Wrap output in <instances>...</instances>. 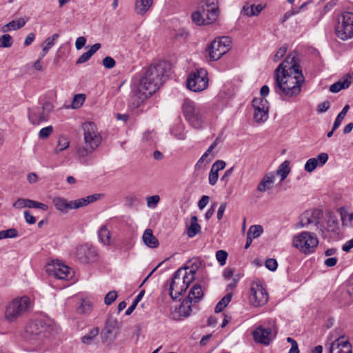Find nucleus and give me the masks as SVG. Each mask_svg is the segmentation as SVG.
I'll return each mask as SVG.
<instances>
[{"mask_svg":"<svg viewBox=\"0 0 353 353\" xmlns=\"http://www.w3.org/2000/svg\"><path fill=\"white\" fill-rule=\"evenodd\" d=\"M98 236L100 242L104 245H110V239H111V233L108 230L105 225H103L101 227L99 232Z\"/></svg>","mask_w":353,"mask_h":353,"instance_id":"2f4dec72","label":"nucleus"},{"mask_svg":"<svg viewBox=\"0 0 353 353\" xmlns=\"http://www.w3.org/2000/svg\"><path fill=\"white\" fill-rule=\"evenodd\" d=\"M321 215V211L319 210H307L301 215L299 224L302 228L307 227L312 223H314L315 225H319V219Z\"/></svg>","mask_w":353,"mask_h":353,"instance_id":"f3484780","label":"nucleus"},{"mask_svg":"<svg viewBox=\"0 0 353 353\" xmlns=\"http://www.w3.org/2000/svg\"><path fill=\"white\" fill-rule=\"evenodd\" d=\"M193 281V277H188L187 272L183 274V270L178 269L173 274L170 283L169 292L170 296L176 300L186 291L190 284Z\"/></svg>","mask_w":353,"mask_h":353,"instance_id":"6e6552de","label":"nucleus"},{"mask_svg":"<svg viewBox=\"0 0 353 353\" xmlns=\"http://www.w3.org/2000/svg\"><path fill=\"white\" fill-rule=\"evenodd\" d=\"M101 197V194H94L92 195H89L85 198H81L77 201V205L75 207H78V208L84 207L91 203H93L97 200H99Z\"/></svg>","mask_w":353,"mask_h":353,"instance_id":"473e14b6","label":"nucleus"},{"mask_svg":"<svg viewBox=\"0 0 353 353\" xmlns=\"http://www.w3.org/2000/svg\"><path fill=\"white\" fill-rule=\"evenodd\" d=\"M228 257V253L225 250H218L216 253V260L219 261L221 265H223L226 263Z\"/></svg>","mask_w":353,"mask_h":353,"instance_id":"603ef678","label":"nucleus"},{"mask_svg":"<svg viewBox=\"0 0 353 353\" xmlns=\"http://www.w3.org/2000/svg\"><path fill=\"white\" fill-rule=\"evenodd\" d=\"M214 156L212 154V157L207 161H205V158L202 155L201 158L198 160L196 163L195 164L194 169L195 170H199L201 169L203 166L207 165L210 161H211Z\"/></svg>","mask_w":353,"mask_h":353,"instance_id":"5fc2aeb1","label":"nucleus"},{"mask_svg":"<svg viewBox=\"0 0 353 353\" xmlns=\"http://www.w3.org/2000/svg\"><path fill=\"white\" fill-rule=\"evenodd\" d=\"M231 43L230 38L222 37L215 39L208 48L210 61L219 60L229 50Z\"/></svg>","mask_w":353,"mask_h":353,"instance_id":"9b49d317","label":"nucleus"},{"mask_svg":"<svg viewBox=\"0 0 353 353\" xmlns=\"http://www.w3.org/2000/svg\"><path fill=\"white\" fill-rule=\"evenodd\" d=\"M70 145V141L68 139L65 137H61L59 139L57 146L55 149V152L59 153L65 149H67Z\"/></svg>","mask_w":353,"mask_h":353,"instance_id":"c03bdc74","label":"nucleus"},{"mask_svg":"<svg viewBox=\"0 0 353 353\" xmlns=\"http://www.w3.org/2000/svg\"><path fill=\"white\" fill-rule=\"evenodd\" d=\"M52 132L53 128L52 125L45 127L40 130L39 132V137L42 139H47Z\"/></svg>","mask_w":353,"mask_h":353,"instance_id":"6e6d98bb","label":"nucleus"},{"mask_svg":"<svg viewBox=\"0 0 353 353\" xmlns=\"http://www.w3.org/2000/svg\"><path fill=\"white\" fill-rule=\"evenodd\" d=\"M18 236L19 232L15 228L0 231V240L7 238H17Z\"/></svg>","mask_w":353,"mask_h":353,"instance_id":"79ce46f5","label":"nucleus"},{"mask_svg":"<svg viewBox=\"0 0 353 353\" xmlns=\"http://www.w3.org/2000/svg\"><path fill=\"white\" fill-rule=\"evenodd\" d=\"M28 199H18L12 205L14 208L21 209L28 208Z\"/></svg>","mask_w":353,"mask_h":353,"instance_id":"052dcab7","label":"nucleus"},{"mask_svg":"<svg viewBox=\"0 0 353 353\" xmlns=\"http://www.w3.org/2000/svg\"><path fill=\"white\" fill-rule=\"evenodd\" d=\"M53 330L50 320L36 319L29 321L25 327V338L31 343H40L48 338Z\"/></svg>","mask_w":353,"mask_h":353,"instance_id":"20e7f679","label":"nucleus"},{"mask_svg":"<svg viewBox=\"0 0 353 353\" xmlns=\"http://www.w3.org/2000/svg\"><path fill=\"white\" fill-rule=\"evenodd\" d=\"M183 114L188 123L195 129H202L206 122V108L185 99L182 105Z\"/></svg>","mask_w":353,"mask_h":353,"instance_id":"39448f33","label":"nucleus"},{"mask_svg":"<svg viewBox=\"0 0 353 353\" xmlns=\"http://www.w3.org/2000/svg\"><path fill=\"white\" fill-rule=\"evenodd\" d=\"M268 101L263 98H254L252 100V106L254 110H268Z\"/></svg>","mask_w":353,"mask_h":353,"instance_id":"a19ab883","label":"nucleus"},{"mask_svg":"<svg viewBox=\"0 0 353 353\" xmlns=\"http://www.w3.org/2000/svg\"><path fill=\"white\" fill-rule=\"evenodd\" d=\"M92 310V305L90 301L83 300L81 305L78 307V312L81 314H88Z\"/></svg>","mask_w":353,"mask_h":353,"instance_id":"de8ad7c7","label":"nucleus"},{"mask_svg":"<svg viewBox=\"0 0 353 353\" xmlns=\"http://www.w3.org/2000/svg\"><path fill=\"white\" fill-rule=\"evenodd\" d=\"M28 117L32 125H39L41 122L48 121L49 119L48 114L40 111L39 108H28Z\"/></svg>","mask_w":353,"mask_h":353,"instance_id":"aec40b11","label":"nucleus"},{"mask_svg":"<svg viewBox=\"0 0 353 353\" xmlns=\"http://www.w3.org/2000/svg\"><path fill=\"white\" fill-rule=\"evenodd\" d=\"M103 65L107 69H112L115 66L116 62L111 57H105L102 61Z\"/></svg>","mask_w":353,"mask_h":353,"instance_id":"13d9d810","label":"nucleus"},{"mask_svg":"<svg viewBox=\"0 0 353 353\" xmlns=\"http://www.w3.org/2000/svg\"><path fill=\"white\" fill-rule=\"evenodd\" d=\"M274 90L281 97H295L301 91L305 77L295 55L290 54L276 68Z\"/></svg>","mask_w":353,"mask_h":353,"instance_id":"f257e3e1","label":"nucleus"},{"mask_svg":"<svg viewBox=\"0 0 353 353\" xmlns=\"http://www.w3.org/2000/svg\"><path fill=\"white\" fill-rule=\"evenodd\" d=\"M192 21L198 26L208 25L207 23L206 15H204V12L201 9L194 12L192 14Z\"/></svg>","mask_w":353,"mask_h":353,"instance_id":"72a5a7b5","label":"nucleus"},{"mask_svg":"<svg viewBox=\"0 0 353 353\" xmlns=\"http://www.w3.org/2000/svg\"><path fill=\"white\" fill-rule=\"evenodd\" d=\"M330 353H352V345L347 339L341 336L331 343Z\"/></svg>","mask_w":353,"mask_h":353,"instance_id":"a211bd4d","label":"nucleus"},{"mask_svg":"<svg viewBox=\"0 0 353 353\" xmlns=\"http://www.w3.org/2000/svg\"><path fill=\"white\" fill-rule=\"evenodd\" d=\"M191 301L184 299L180 307H179V313L180 316L183 317H188L191 314L192 312V306H191Z\"/></svg>","mask_w":353,"mask_h":353,"instance_id":"f704fd0d","label":"nucleus"},{"mask_svg":"<svg viewBox=\"0 0 353 353\" xmlns=\"http://www.w3.org/2000/svg\"><path fill=\"white\" fill-rule=\"evenodd\" d=\"M201 230V226L198 223L196 216H192L190 219V225L188 228L187 234L190 238L194 237Z\"/></svg>","mask_w":353,"mask_h":353,"instance_id":"7c9ffc66","label":"nucleus"},{"mask_svg":"<svg viewBox=\"0 0 353 353\" xmlns=\"http://www.w3.org/2000/svg\"><path fill=\"white\" fill-rule=\"evenodd\" d=\"M250 303L254 307L264 305L268 301V294L261 284L252 283L249 296Z\"/></svg>","mask_w":353,"mask_h":353,"instance_id":"ddd939ff","label":"nucleus"},{"mask_svg":"<svg viewBox=\"0 0 353 353\" xmlns=\"http://www.w3.org/2000/svg\"><path fill=\"white\" fill-rule=\"evenodd\" d=\"M304 5H302L299 9L297 10H292L290 11H288L287 12H285L283 15V17H282V19H281V23H284L290 17H291L292 16L294 15V14H296L299 13L300 9L301 8L303 7Z\"/></svg>","mask_w":353,"mask_h":353,"instance_id":"0e129e2a","label":"nucleus"},{"mask_svg":"<svg viewBox=\"0 0 353 353\" xmlns=\"http://www.w3.org/2000/svg\"><path fill=\"white\" fill-rule=\"evenodd\" d=\"M76 254L82 263H88L95 260L97 252L94 247L85 244L77 248Z\"/></svg>","mask_w":353,"mask_h":353,"instance_id":"dca6fc26","label":"nucleus"},{"mask_svg":"<svg viewBox=\"0 0 353 353\" xmlns=\"http://www.w3.org/2000/svg\"><path fill=\"white\" fill-rule=\"evenodd\" d=\"M99 333V328L98 327L92 328L87 334L81 337V342L85 345H90Z\"/></svg>","mask_w":353,"mask_h":353,"instance_id":"e433bc0d","label":"nucleus"},{"mask_svg":"<svg viewBox=\"0 0 353 353\" xmlns=\"http://www.w3.org/2000/svg\"><path fill=\"white\" fill-rule=\"evenodd\" d=\"M275 181V176L273 172L265 174L257 186V190L260 192H265L272 188Z\"/></svg>","mask_w":353,"mask_h":353,"instance_id":"5701e85b","label":"nucleus"},{"mask_svg":"<svg viewBox=\"0 0 353 353\" xmlns=\"http://www.w3.org/2000/svg\"><path fill=\"white\" fill-rule=\"evenodd\" d=\"M32 301L28 296L17 297L8 302L5 310V319L14 322L32 307Z\"/></svg>","mask_w":353,"mask_h":353,"instance_id":"423d86ee","label":"nucleus"},{"mask_svg":"<svg viewBox=\"0 0 353 353\" xmlns=\"http://www.w3.org/2000/svg\"><path fill=\"white\" fill-rule=\"evenodd\" d=\"M117 293L116 291L109 292L104 298V303L107 305H111L117 299Z\"/></svg>","mask_w":353,"mask_h":353,"instance_id":"4d7b16f0","label":"nucleus"},{"mask_svg":"<svg viewBox=\"0 0 353 353\" xmlns=\"http://www.w3.org/2000/svg\"><path fill=\"white\" fill-rule=\"evenodd\" d=\"M46 270L49 275H52L58 279L68 280L73 276V271L68 266L59 261L48 263L46 265Z\"/></svg>","mask_w":353,"mask_h":353,"instance_id":"f8f14e48","label":"nucleus"},{"mask_svg":"<svg viewBox=\"0 0 353 353\" xmlns=\"http://www.w3.org/2000/svg\"><path fill=\"white\" fill-rule=\"evenodd\" d=\"M201 261L199 258H193L188 261V265L183 270V274L187 272L188 277H193V281L195 277L194 275L199 268L201 266Z\"/></svg>","mask_w":353,"mask_h":353,"instance_id":"b1692460","label":"nucleus"},{"mask_svg":"<svg viewBox=\"0 0 353 353\" xmlns=\"http://www.w3.org/2000/svg\"><path fill=\"white\" fill-rule=\"evenodd\" d=\"M164 74L163 64L158 63L150 65L141 75L134 79L129 103L132 110H138L159 88Z\"/></svg>","mask_w":353,"mask_h":353,"instance_id":"f03ea898","label":"nucleus"},{"mask_svg":"<svg viewBox=\"0 0 353 353\" xmlns=\"http://www.w3.org/2000/svg\"><path fill=\"white\" fill-rule=\"evenodd\" d=\"M208 178H209V183L211 185H214L218 181L219 174L217 172H215L211 169L210 171V173H209Z\"/></svg>","mask_w":353,"mask_h":353,"instance_id":"338daca9","label":"nucleus"},{"mask_svg":"<svg viewBox=\"0 0 353 353\" xmlns=\"http://www.w3.org/2000/svg\"><path fill=\"white\" fill-rule=\"evenodd\" d=\"M317 167H318V165H317V161L314 160V158H311V159H309L306 161V163L305 164V166H304V169L305 170V171H307L308 172H312Z\"/></svg>","mask_w":353,"mask_h":353,"instance_id":"8fccbe9b","label":"nucleus"},{"mask_svg":"<svg viewBox=\"0 0 353 353\" xmlns=\"http://www.w3.org/2000/svg\"><path fill=\"white\" fill-rule=\"evenodd\" d=\"M290 172V163L288 161L283 162L276 170V174L281 176V181H283Z\"/></svg>","mask_w":353,"mask_h":353,"instance_id":"4c0bfd02","label":"nucleus"},{"mask_svg":"<svg viewBox=\"0 0 353 353\" xmlns=\"http://www.w3.org/2000/svg\"><path fill=\"white\" fill-rule=\"evenodd\" d=\"M153 0H136L134 10L137 14L144 15L152 6Z\"/></svg>","mask_w":353,"mask_h":353,"instance_id":"bb28decb","label":"nucleus"},{"mask_svg":"<svg viewBox=\"0 0 353 353\" xmlns=\"http://www.w3.org/2000/svg\"><path fill=\"white\" fill-rule=\"evenodd\" d=\"M314 160L317 161V165L319 167L323 166L326 163L328 160V154L325 152L320 153Z\"/></svg>","mask_w":353,"mask_h":353,"instance_id":"bf43d9fd","label":"nucleus"},{"mask_svg":"<svg viewBox=\"0 0 353 353\" xmlns=\"http://www.w3.org/2000/svg\"><path fill=\"white\" fill-rule=\"evenodd\" d=\"M208 72L203 68L192 72L187 79V88L194 92L205 90L208 86Z\"/></svg>","mask_w":353,"mask_h":353,"instance_id":"1a4fd4ad","label":"nucleus"},{"mask_svg":"<svg viewBox=\"0 0 353 353\" xmlns=\"http://www.w3.org/2000/svg\"><path fill=\"white\" fill-rule=\"evenodd\" d=\"M92 55L88 51L83 53L77 61V64H81L91 58Z\"/></svg>","mask_w":353,"mask_h":353,"instance_id":"774afa93","label":"nucleus"},{"mask_svg":"<svg viewBox=\"0 0 353 353\" xmlns=\"http://www.w3.org/2000/svg\"><path fill=\"white\" fill-rule=\"evenodd\" d=\"M226 163L224 161L217 160L212 165L211 169L215 172L223 170L225 168Z\"/></svg>","mask_w":353,"mask_h":353,"instance_id":"e2e57ef3","label":"nucleus"},{"mask_svg":"<svg viewBox=\"0 0 353 353\" xmlns=\"http://www.w3.org/2000/svg\"><path fill=\"white\" fill-rule=\"evenodd\" d=\"M52 203L57 210L63 213H67L68 210L72 209H78V207H75L77 205L76 200L68 201L64 198L57 196L53 199Z\"/></svg>","mask_w":353,"mask_h":353,"instance_id":"412c9836","label":"nucleus"},{"mask_svg":"<svg viewBox=\"0 0 353 353\" xmlns=\"http://www.w3.org/2000/svg\"><path fill=\"white\" fill-rule=\"evenodd\" d=\"M85 101V96L83 94H79L74 96L72 102V106L73 108H79Z\"/></svg>","mask_w":353,"mask_h":353,"instance_id":"3c124183","label":"nucleus"},{"mask_svg":"<svg viewBox=\"0 0 353 353\" xmlns=\"http://www.w3.org/2000/svg\"><path fill=\"white\" fill-rule=\"evenodd\" d=\"M232 297V292H228L216 304L214 311L216 313H219L222 312L224 308L229 304L231 301Z\"/></svg>","mask_w":353,"mask_h":353,"instance_id":"c9c22d12","label":"nucleus"},{"mask_svg":"<svg viewBox=\"0 0 353 353\" xmlns=\"http://www.w3.org/2000/svg\"><path fill=\"white\" fill-rule=\"evenodd\" d=\"M147 205L148 208H154L157 206L158 203L160 201V197L159 195H152L148 196L147 199Z\"/></svg>","mask_w":353,"mask_h":353,"instance_id":"864d4df0","label":"nucleus"},{"mask_svg":"<svg viewBox=\"0 0 353 353\" xmlns=\"http://www.w3.org/2000/svg\"><path fill=\"white\" fill-rule=\"evenodd\" d=\"M287 47L286 46H282L281 47L277 52H276L274 57V61L277 62L280 59L283 57L285 54L287 52Z\"/></svg>","mask_w":353,"mask_h":353,"instance_id":"69168bd1","label":"nucleus"},{"mask_svg":"<svg viewBox=\"0 0 353 353\" xmlns=\"http://www.w3.org/2000/svg\"><path fill=\"white\" fill-rule=\"evenodd\" d=\"M200 9L206 15L208 23H213L217 19L219 14L218 0H203Z\"/></svg>","mask_w":353,"mask_h":353,"instance_id":"4468645a","label":"nucleus"},{"mask_svg":"<svg viewBox=\"0 0 353 353\" xmlns=\"http://www.w3.org/2000/svg\"><path fill=\"white\" fill-rule=\"evenodd\" d=\"M59 37V34L57 33L48 37L43 43V46H44V51H49V50L54 45L55 41Z\"/></svg>","mask_w":353,"mask_h":353,"instance_id":"a18cd8bd","label":"nucleus"},{"mask_svg":"<svg viewBox=\"0 0 353 353\" xmlns=\"http://www.w3.org/2000/svg\"><path fill=\"white\" fill-rule=\"evenodd\" d=\"M121 327V323L117 319L112 316H109L105 323L104 327L101 331L102 340H108L112 334H114V339L118 334Z\"/></svg>","mask_w":353,"mask_h":353,"instance_id":"2eb2a0df","label":"nucleus"},{"mask_svg":"<svg viewBox=\"0 0 353 353\" xmlns=\"http://www.w3.org/2000/svg\"><path fill=\"white\" fill-rule=\"evenodd\" d=\"M27 22V19L24 18H20L17 20H13L8 23L4 25L1 28L3 32H6L11 30H17L23 27Z\"/></svg>","mask_w":353,"mask_h":353,"instance_id":"cd10ccee","label":"nucleus"},{"mask_svg":"<svg viewBox=\"0 0 353 353\" xmlns=\"http://www.w3.org/2000/svg\"><path fill=\"white\" fill-rule=\"evenodd\" d=\"M253 337L257 343L269 345L274 336L271 328L259 327L253 332Z\"/></svg>","mask_w":353,"mask_h":353,"instance_id":"6ab92c4d","label":"nucleus"},{"mask_svg":"<svg viewBox=\"0 0 353 353\" xmlns=\"http://www.w3.org/2000/svg\"><path fill=\"white\" fill-rule=\"evenodd\" d=\"M263 232V227L259 225H252L248 232V236H252V238L255 239L259 237Z\"/></svg>","mask_w":353,"mask_h":353,"instance_id":"37998d69","label":"nucleus"},{"mask_svg":"<svg viewBox=\"0 0 353 353\" xmlns=\"http://www.w3.org/2000/svg\"><path fill=\"white\" fill-rule=\"evenodd\" d=\"M342 225L345 227H351L353 224V211H349L346 208L341 207L338 210Z\"/></svg>","mask_w":353,"mask_h":353,"instance_id":"393cba45","label":"nucleus"},{"mask_svg":"<svg viewBox=\"0 0 353 353\" xmlns=\"http://www.w3.org/2000/svg\"><path fill=\"white\" fill-rule=\"evenodd\" d=\"M352 80L353 74H346L342 79L331 85L329 90L332 93H337L343 89L349 88Z\"/></svg>","mask_w":353,"mask_h":353,"instance_id":"4be33fe9","label":"nucleus"},{"mask_svg":"<svg viewBox=\"0 0 353 353\" xmlns=\"http://www.w3.org/2000/svg\"><path fill=\"white\" fill-rule=\"evenodd\" d=\"M336 34L343 41L353 37V12H344L339 17Z\"/></svg>","mask_w":353,"mask_h":353,"instance_id":"9d476101","label":"nucleus"},{"mask_svg":"<svg viewBox=\"0 0 353 353\" xmlns=\"http://www.w3.org/2000/svg\"><path fill=\"white\" fill-rule=\"evenodd\" d=\"M28 208H38V209L42 210L43 211H47L48 209V207L47 205H46L43 203L35 201L34 200H31V199H28Z\"/></svg>","mask_w":353,"mask_h":353,"instance_id":"09e8293b","label":"nucleus"},{"mask_svg":"<svg viewBox=\"0 0 353 353\" xmlns=\"http://www.w3.org/2000/svg\"><path fill=\"white\" fill-rule=\"evenodd\" d=\"M292 245L301 253L310 254L315 252L319 239L314 233L303 231L293 237Z\"/></svg>","mask_w":353,"mask_h":353,"instance_id":"0eeeda50","label":"nucleus"},{"mask_svg":"<svg viewBox=\"0 0 353 353\" xmlns=\"http://www.w3.org/2000/svg\"><path fill=\"white\" fill-rule=\"evenodd\" d=\"M85 146L79 145L76 148V154L81 163H86V157L92 154L101 144L102 137L94 123L88 121L82 125Z\"/></svg>","mask_w":353,"mask_h":353,"instance_id":"7ed1b4c3","label":"nucleus"},{"mask_svg":"<svg viewBox=\"0 0 353 353\" xmlns=\"http://www.w3.org/2000/svg\"><path fill=\"white\" fill-rule=\"evenodd\" d=\"M144 243L150 248H156L159 246V241L154 236L151 229H146L142 236Z\"/></svg>","mask_w":353,"mask_h":353,"instance_id":"a878e982","label":"nucleus"},{"mask_svg":"<svg viewBox=\"0 0 353 353\" xmlns=\"http://www.w3.org/2000/svg\"><path fill=\"white\" fill-rule=\"evenodd\" d=\"M328 232L338 234L339 232V225L337 217L332 214H329L327 220V228H325Z\"/></svg>","mask_w":353,"mask_h":353,"instance_id":"c756f323","label":"nucleus"},{"mask_svg":"<svg viewBox=\"0 0 353 353\" xmlns=\"http://www.w3.org/2000/svg\"><path fill=\"white\" fill-rule=\"evenodd\" d=\"M203 296V292L201 285L199 284H195L190 290L189 294L185 299L191 301L192 303H197L202 299Z\"/></svg>","mask_w":353,"mask_h":353,"instance_id":"c85d7f7f","label":"nucleus"},{"mask_svg":"<svg viewBox=\"0 0 353 353\" xmlns=\"http://www.w3.org/2000/svg\"><path fill=\"white\" fill-rule=\"evenodd\" d=\"M13 43L12 37L6 34L0 37V48H10Z\"/></svg>","mask_w":353,"mask_h":353,"instance_id":"49530a36","label":"nucleus"},{"mask_svg":"<svg viewBox=\"0 0 353 353\" xmlns=\"http://www.w3.org/2000/svg\"><path fill=\"white\" fill-rule=\"evenodd\" d=\"M265 267L270 271H275L277 269L278 263L275 259H268L265 261Z\"/></svg>","mask_w":353,"mask_h":353,"instance_id":"680f3d73","label":"nucleus"},{"mask_svg":"<svg viewBox=\"0 0 353 353\" xmlns=\"http://www.w3.org/2000/svg\"><path fill=\"white\" fill-rule=\"evenodd\" d=\"M349 109H350V106H349V105L347 104L343 107L342 110L339 113V114L337 115V117L334 122V124H333L334 130H336L340 126V125L342 123V121L343 120L344 117H345Z\"/></svg>","mask_w":353,"mask_h":353,"instance_id":"58836bf2","label":"nucleus"},{"mask_svg":"<svg viewBox=\"0 0 353 353\" xmlns=\"http://www.w3.org/2000/svg\"><path fill=\"white\" fill-rule=\"evenodd\" d=\"M268 118V110H254V119L257 123L266 121Z\"/></svg>","mask_w":353,"mask_h":353,"instance_id":"ea45409f","label":"nucleus"}]
</instances>
